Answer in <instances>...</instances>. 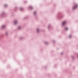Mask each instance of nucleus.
<instances>
[{"label": "nucleus", "instance_id": "39448f33", "mask_svg": "<svg viewBox=\"0 0 78 78\" xmlns=\"http://www.w3.org/2000/svg\"><path fill=\"white\" fill-rule=\"evenodd\" d=\"M39 30L38 29H37V32H39V31H38Z\"/></svg>", "mask_w": 78, "mask_h": 78}, {"label": "nucleus", "instance_id": "7ed1b4c3", "mask_svg": "<svg viewBox=\"0 0 78 78\" xmlns=\"http://www.w3.org/2000/svg\"><path fill=\"white\" fill-rule=\"evenodd\" d=\"M17 23V22L16 21H15V24H16Z\"/></svg>", "mask_w": 78, "mask_h": 78}, {"label": "nucleus", "instance_id": "f257e3e1", "mask_svg": "<svg viewBox=\"0 0 78 78\" xmlns=\"http://www.w3.org/2000/svg\"><path fill=\"white\" fill-rule=\"evenodd\" d=\"M66 21L63 22H62V25H65L66 24Z\"/></svg>", "mask_w": 78, "mask_h": 78}, {"label": "nucleus", "instance_id": "1a4fd4ad", "mask_svg": "<svg viewBox=\"0 0 78 78\" xmlns=\"http://www.w3.org/2000/svg\"><path fill=\"white\" fill-rule=\"evenodd\" d=\"M22 8H21L20 9V10H22Z\"/></svg>", "mask_w": 78, "mask_h": 78}, {"label": "nucleus", "instance_id": "9d476101", "mask_svg": "<svg viewBox=\"0 0 78 78\" xmlns=\"http://www.w3.org/2000/svg\"><path fill=\"white\" fill-rule=\"evenodd\" d=\"M20 27H19L18 28L20 29Z\"/></svg>", "mask_w": 78, "mask_h": 78}, {"label": "nucleus", "instance_id": "f8f14e48", "mask_svg": "<svg viewBox=\"0 0 78 78\" xmlns=\"http://www.w3.org/2000/svg\"><path fill=\"white\" fill-rule=\"evenodd\" d=\"M7 5H5V6H7Z\"/></svg>", "mask_w": 78, "mask_h": 78}, {"label": "nucleus", "instance_id": "423d86ee", "mask_svg": "<svg viewBox=\"0 0 78 78\" xmlns=\"http://www.w3.org/2000/svg\"><path fill=\"white\" fill-rule=\"evenodd\" d=\"M36 13V12H34V14H35Z\"/></svg>", "mask_w": 78, "mask_h": 78}, {"label": "nucleus", "instance_id": "6e6552de", "mask_svg": "<svg viewBox=\"0 0 78 78\" xmlns=\"http://www.w3.org/2000/svg\"><path fill=\"white\" fill-rule=\"evenodd\" d=\"M30 8L31 9H33V8H32V7H30Z\"/></svg>", "mask_w": 78, "mask_h": 78}, {"label": "nucleus", "instance_id": "0eeeda50", "mask_svg": "<svg viewBox=\"0 0 78 78\" xmlns=\"http://www.w3.org/2000/svg\"><path fill=\"white\" fill-rule=\"evenodd\" d=\"M66 30H67L68 28H66Z\"/></svg>", "mask_w": 78, "mask_h": 78}, {"label": "nucleus", "instance_id": "9b49d317", "mask_svg": "<svg viewBox=\"0 0 78 78\" xmlns=\"http://www.w3.org/2000/svg\"><path fill=\"white\" fill-rule=\"evenodd\" d=\"M71 36H70L69 37H70Z\"/></svg>", "mask_w": 78, "mask_h": 78}, {"label": "nucleus", "instance_id": "f03ea898", "mask_svg": "<svg viewBox=\"0 0 78 78\" xmlns=\"http://www.w3.org/2000/svg\"><path fill=\"white\" fill-rule=\"evenodd\" d=\"M77 5H76V7H74V8H73V9H76L77 8Z\"/></svg>", "mask_w": 78, "mask_h": 78}, {"label": "nucleus", "instance_id": "20e7f679", "mask_svg": "<svg viewBox=\"0 0 78 78\" xmlns=\"http://www.w3.org/2000/svg\"><path fill=\"white\" fill-rule=\"evenodd\" d=\"M2 28H4L5 27V26H3L2 27Z\"/></svg>", "mask_w": 78, "mask_h": 78}]
</instances>
